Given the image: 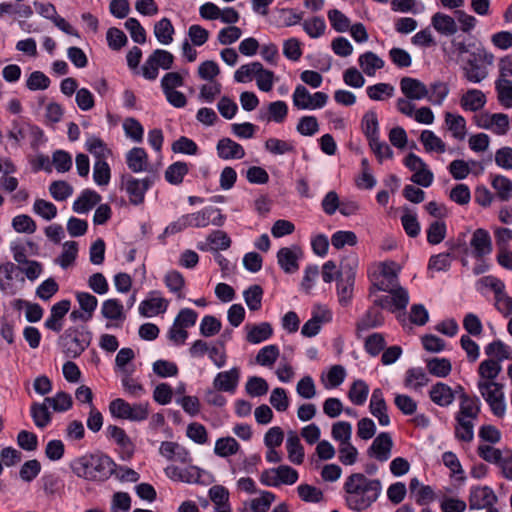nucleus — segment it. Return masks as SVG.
Wrapping results in <instances>:
<instances>
[{"label": "nucleus", "instance_id": "1", "mask_svg": "<svg viewBox=\"0 0 512 512\" xmlns=\"http://www.w3.org/2000/svg\"><path fill=\"white\" fill-rule=\"evenodd\" d=\"M346 505L353 511L368 509L379 498L382 484L379 479H369L362 473H352L344 483Z\"/></svg>", "mask_w": 512, "mask_h": 512}, {"label": "nucleus", "instance_id": "2", "mask_svg": "<svg viewBox=\"0 0 512 512\" xmlns=\"http://www.w3.org/2000/svg\"><path fill=\"white\" fill-rule=\"evenodd\" d=\"M116 467L112 458L100 451L85 454L71 463L73 473L89 481L107 480Z\"/></svg>", "mask_w": 512, "mask_h": 512}, {"label": "nucleus", "instance_id": "3", "mask_svg": "<svg viewBox=\"0 0 512 512\" xmlns=\"http://www.w3.org/2000/svg\"><path fill=\"white\" fill-rule=\"evenodd\" d=\"M92 334L84 326L81 328L69 327L60 336L63 352L69 358L80 356L90 345Z\"/></svg>", "mask_w": 512, "mask_h": 512}, {"label": "nucleus", "instance_id": "4", "mask_svg": "<svg viewBox=\"0 0 512 512\" xmlns=\"http://www.w3.org/2000/svg\"><path fill=\"white\" fill-rule=\"evenodd\" d=\"M478 389L492 413L497 417H503L506 411L503 385L495 381H479Z\"/></svg>", "mask_w": 512, "mask_h": 512}, {"label": "nucleus", "instance_id": "5", "mask_svg": "<svg viewBox=\"0 0 512 512\" xmlns=\"http://www.w3.org/2000/svg\"><path fill=\"white\" fill-rule=\"evenodd\" d=\"M109 411L115 418L127 419L130 421H143L147 419L149 415L147 403L131 405L121 398H116L110 402Z\"/></svg>", "mask_w": 512, "mask_h": 512}, {"label": "nucleus", "instance_id": "6", "mask_svg": "<svg viewBox=\"0 0 512 512\" xmlns=\"http://www.w3.org/2000/svg\"><path fill=\"white\" fill-rule=\"evenodd\" d=\"M488 54L485 52L483 47L480 49H474L472 55L466 59L463 58V71L465 78L472 83H479L484 80L488 71L484 62L487 60Z\"/></svg>", "mask_w": 512, "mask_h": 512}, {"label": "nucleus", "instance_id": "7", "mask_svg": "<svg viewBox=\"0 0 512 512\" xmlns=\"http://www.w3.org/2000/svg\"><path fill=\"white\" fill-rule=\"evenodd\" d=\"M154 179L146 177L142 180L126 174L121 177V188L125 189L129 201L133 205H140L144 202L145 193L153 185Z\"/></svg>", "mask_w": 512, "mask_h": 512}, {"label": "nucleus", "instance_id": "8", "mask_svg": "<svg viewBox=\"0 0 512 512\" xmlns=\"http://www.w3.org/2000/svg\"><path fill=\"white\" fill-rule=\"evenodd\" d=\"M191 227L203 228L212 224L217 227L224 225L226 216L219 208L205 207L195 213L187 214Z\"/></svg>", "mask_w": 512, "mask_h": 512}, {"label": "nucleus", "instance_id": "9", "mask_svg": "<svg viewBox=\"0 0 512 512\" xmlns=\"http://www.w3.org/2000/svg\"><path fill=\"white\" fill-rule=\"evenodd\" d=\"M469 508L490 509L494 508L497 502V496L489 486H473L469 493Z\"/></svg>", "mask_w": 512, "mask_h": 512}, {"label": "nucleus", "instance_id": "10", "mask_svg": "<svg viewBox=\"0 0 512 512\" xmlns=\"http://www.w3.org/2000/svg\"><path fill=\"white\" fill-rule=\"evenodd\" d=\"M409 303V295L406 289L398 287L391 290L390 295H384L374 300V305L383 309H389L391 312L395 310H404Z\"/></svg>", "mask_w": 512, "mask_h": 512}, {"label": "nucleus", "instance_id": "11", "mask_svg": "<svg viewBox=\"0 0 512 512\" xmlns=\"http://www.w3.org/2000/svg\"><path fill=\"white\" fill-rule=\"evenodd\" d=\"M271 472L276 473V477H274L273 480H267L266 477L269 475L268 470H265L261 474L260 480L266 486L277 487L281 484L292 485L298 480V472L288 465H280L272 469Z\"/></svg>", "mask_w": 512, "mask_h": 512}, {"label": "nucleus", "instance_id": "12", "mask_svg": "<svg viewBox=\"0 0 512 512\" xmlns=\"http://www.w3.org/2000/svg\"><path fill=\"white\" fill-rule=\"evenodd\" d=\"M441 45L446 54H457L460 57L464 54L470 56L474 49H480L482 47L480 43L472 39L465 40L461 35L453 37L449 41H443Z\"/></svg>", "mask_w": 512, "mask_h": 512}, {"label": "nucleus", "instance_id": "13", "mask_svg": "<svg viewBox=\"0 0 512 512\" xmlns=\"http://www.w3.org/2000/svg\"><path fill=\"white\" fill-rule=\"evenodd\" d=\"M393 441L389 433L381 432L373 440L371 446L368 448V455L375 457L378 461L384 462L390 458Z\"/></svg>", "mask_w": 512, "mask_h": 512}, {"label": "nucleus", "instance_id": "14", "mask_svg": "<svg viewBox=\"0 0 512 512\" xmlns=\"http://www.w3.org/2000/svg\"><path fill=\"white\" fill-rule=\"evenodd\" d=\"M400 89L409 100H420L426 98L429 94L427 86L420 80L412 77H403L400 80Z\"/></svg>", "mask_w": 512, "mask_h": 512}, {"label": "nucleus", "instance_id": "15", "mask_svg": "<svg viewBox=\"0 0 512 512\" xmlns=\"http://www.w3.org/2000/svg\"><path fill=\"white\" fill-rule=\"evenodd\" d=\"M470 245L473 248V256L481 259L492 252V241L487 230L478 228L473 232Z\"/></svg>", "mask_w": 512, "mask_h": 512}, {"label": "nucleus", "instance_id": "16", "mask_svg": "<svg viewBox=\"0 0 512 512\" xmlns=\"http://www.w3.org/2000/svg\"><path fill=\"white\" fill-rule=\"evenodd\" d=\"M240 370L233 367L229 371L219 372L213 380V387L217 391L234 393L239 382Z\"/></svg>", "mask_w": 512, "mask_h": 512}, {"label": "nucleus", "instance_id": "17", "mask_svg": "<svg viewBox=\"0 0 512 512\" xmlns=\"http://www.w3.org/2000/svg\"><path fill=\"white\" fill-rule=\"evenodd\" d=\"M301 250L298 246L283 247L277 253V260L284 272L292 274L299 269L298 259Z\"/></svg>", "mask_w": 512, "mask_h": 512}, {"label": "nucleus", "instance_id": "18", "mask_svg": "<svg viewBox=\"0 0 512 512\" xmlns=\"http://www.w3.org/2000/svg\"><path fill=\"white\" fill-rule=\"evenodd\" d=\"M19 270L20 267L12 262L0 264V291L7 295L16 294V287L12 281Z\"/></svg>", "mask_w": 512, "mask_h": 512}, {"label": "nucleus", "instance_id": "19", "mask_svg": "<svg viewBox=\"0 0 512 512\" xmlns=\"http://www.w3.org/2000/svg\"><path fill=\"white\" fill-rule=\"evenodd\" d=\"M218 156L222 159H242L245 156L244 148L230 138H222L217 143Z\"/></svg>", "mask_w": 512, "mask_h": 512}, {"label": "nucleus", "instance_id": "20", "mask_svg": "<svg viewBox=\"0 0 512 512\" xmlns=\"http://www.w3.org/2000/svg\"><path fill=\"white\" fill-rule=\"evenodd\" d=\"M460 409L456 416L476 419L480 413V400L477 396H469L467 393L459 395Z\"/></svg>", "mask_w": 512, "mask_h": 512}, {"label": "nucleus", "instance_id": "21", "mask_svg": "<svg viewBox=\"0 0 512 512\" xmlns=\"http://www.w3.org/2000/svg\"><path fill=\"white\" fill-rule=\"evenodd\" d=\"M429 396L435 404L442 407H446L454 401L453 390L450 386L442 382H438L432 386Z\"/></svg>", "mask_w": 512, "mask_h": 512}, {"label": "nucleus", "instance_id": "22", "mask_svg": "<svg viewBox=\"0 0 512 512\" xmlns=\"http://www.w3.org/2000/svg\"><path fill=\"white\" fill-rule=\"evenodd\" d=\"M126 163L134 173L145 171L148 165V155L143 148L134 147L127 153Z\"/></svg>", "mask_w": 512, "mask_h": 512}, {"label": "nucleus", "instance_id": "23", "mask_svg": "<svg viewBox=\"0 0 512 512\" xmlns=\"http://www.w3.org/2000/svg\"><path fill=\"white\" fill-rule=\"evenodd\" d=\"M34 6L40 15L52 20L58 29L62 30L63 32H68L70 25L65 21V19L57 15V11L53 4L49 2H35Z\"/></svg>", "mask_w": 512, "mask_h": 512}, {"label": "nucleus", "instance_id": "24", "mask_svg": "<svg viewBox=\"0 0 512 512\" xmlns=\"http://www.w3.org/2000/svg\"><path fill=\"white\" fill-rule=\"evenodd\" d=\"M101 201V196L90 189L84 190L74 201L73 210L77 213H87Z\"/></svg>", "mask_w": 512, "mask_h": 512}, {"label": "nucleus", "instance_id": "25", "mask_svg": "<svg viewBox=\"0 0 512 512\" xmlns=\"http://www.w3.org/2000/svg\"><path fill=\"white\" fill-rule=\"evenodd\" d=\"M486 103L485 94L477 89L468 90L460 99V104L464 110L478 111L484 107Z\"/></svg>", "mask_w": 512, "mask_h": 512}, {"label": "nucleus", "instance_id": "26", "mask_svg": "<svg viewBox=\"0 0 512 512\" xmlns=\"http://www.w3.org/2000/svg\"><path fill=\"white\" fill-rule=\"evenodd\" d=\"M108 436L111 437L127 453V459L131 458L134 452V445L125 430L116 425L107 427Z\"/></svg>", "mask_w": 512, "mask_h": 512}, {"label": "nucleus", "instance_id": "27", "mask_svg": "<svg viewBox=\"0 0 512 512\" xmlns=\"http://www.w3.org/2000/svg\"><path fill=\"white\" fill-rule=\"evenodd\" d=\"M168 301L161 297H154L143 300L139 306V313L144 317H151L166 311Z\"/></svg>", "mask_w": 512, "mask_h": 512}, {"label": "nucleus", "instance_id": "28", "mask_svg": "<svg viewBox=\"0 0 512 512\" xmlns=\"http://www.w3.org/2000/svg\"><path fill=\"white\" fill-rule=\"evenodd\" d=\"M361 130L368 142L379 137V123L375 111H367L361 120Z\"/></svg>", "mask_w": 512, "mask_h": 512}, {"label": "nucleus", "instance_id": "29", "mask_svg": "<svg viewBox=\"0 0 512 512\" xmlns=\"http://www.w3.org/2000/svg\"><path fill=\"white\" fill-rule=\"evenodd\" d=\"M189 172V166L186 162L177 161L169 165L165 171V179L172 185H179Z\"/></svg>", "mask_w": 512, "mask_h": 512}, {"label": "nucleus", "instance_id": "30", "mask_svg": "<svg viewBox=\"0 0 512 512\" xmlns=\"http://www.w3.org/2000/svg\"><path fill=\"white\" fill-rule=\"evenodd\" d=\"M330 320V314L328 311H323L322 314L313 313L311 319H309L301 329V334L305 337H314L316 336L320 329L321 324L323 322H328Z\"/></svg>", "mask_w": 512, "mask_h": 512}, {"label": "nucleus", "instance_id": "31", "mask_svg": "<svg viewBox=\"0 0 512 512\" xmlns=\"http://www.w3.org/2000/svg\"><path fill=\"white\" fill-rule=\"evenodd\" d=\"M273 334V328L270 323L262 322L258 325H253L247 333V341L252 344H258L269 339Z\"/></svg>", "mask_w": 512, "mask_h": 512}, {"label": "nucleus", "instance_id": "32", "mask_svg": "<svg viewBox=\"0 0 512 512\" xmlns=\"http://www.w3.org/2000/svg\"><path fill=\"white\" fill-rule=\"evenodd\" d=\"M288 457L294 464H301L304 460V448L296 434H290L286 441Z\"/></svg>", "mask_w": 512, "mask_h": 512}, {"label": "nucleus", "instance_id": "33", "mask_svg": "<svg viewBox=\"0 0 512 512\" xmlns=\"http://www.w3.org/2000/svg\"><path fill=\"white\" fill-rule=\"evenodd\" d=\"M445 122L453 137L463 140L466 135V121L461 115H453L450 112L445 114Z\"/></svg>", "mask_w": 512, "mask_h": 512}, {"label": "nucleus", "instance_id": "34", "mask_svg": "<svg viewBox=\"0 0 512 512\" xmlns=\"http://www.w3.org/2000/svg\"><path fill=\"white\" fill-rule=\"evenodd\" d=\"M359 65L366 75L372 76L376 70L383 68L384 61L373 52H366L359 57Z\"/></svg>", "mask_w": 512, "mask_h": 512}, {"label": "nucleus", "instance_id": "35", "mask_svg": "<svg viewBox=\"0 0 512 512\" xmlns=\"http://www.w3.org/2000/svg\"><path fill=\"white\" fill-rule=\"evenodd\" d=\"M420 141L427 152L444 153L446 151L445 143L430 130L422 131Z\"/></svg>", "mask_w": 512, "mask_h": 512}, {"label": "nucleus", "instance_id": "36", "mask_svg": "<svg viewBox=\"0 0 512 512\" xmlns=\"http://www.w3.org/2000/svg\"><path fill=\"white\" fill-rule=\"evenodd\" d=\"M85 147L87 151L95 156L96 161L106 160L111 154L110 149H108L104 141L95 136H91L87 139Z\"/></svg>", "mask_w": 512, "mask_h": 512}, {"label": "nucleus", "instance_id": "37", "mask_svg": "<svg viewBox=\"0 0 512 512\" xmlns=\"http://www.w3.org/2000/svg\"><path fill=\"white\" fill-rule=\"evenodd\" d=\"M302 20L301 14L292 9H278L273 13V21L278 27H290Z\"/></svg>", "mask_w": 512, "mask_h": 512}, {"label": "nucleus", "instance_id": "38", "mask_svg": "<svg viewBox=\"0 0 512 512\" xmlns=\"http://www.w3.org/2000/svg\"><path fill=\"white\" fill-rule=\"evenodd\" d=\"M239 448V443L233 437H223L216 441L214 453L225 458L236 454Z\"/></svg>", "mask_w": 512, "mask_h": 512}, {"label": "nucleus", "instance_id": "39", "mask_svg": "<svg viewBox=\"0 0 512 512\" xmlns=\"http://www.w3.org/2000/svg\"><path fill=\"white\" fill-rule=\"evenodd\" d=\"M101 313L104 318L109 320H121L125 318L123 305L118 299H108L102 304Z\"/></svg>", "mask_w": 512, "mask_h": 512}, {"label": "nucleus", "instance_id": "40", "mask_svg": "<svg viewBox=\"0 0 512 512\" xmlns=\"http://www.w3.org/2000/svg\"><path fill=\"white\" fill-rule=\"evenodd\" d=\"M429 378L421 367L410 368L406 371L404 384L406 387L418 389L427 385Z\"/></svg>", "mask_w": 512, "mask_h": 512}, {"label": "nucleus", "instance_id": "41", "mask_svg": "<svg viewBox=\"0 0 512 512\" xmlns=\"http://www.w3.org/2000/svg\"><path fill=\"white\" fill-rule=\"evenodd\" d=\"M31 416L38 428H44L51 422V413L45 403H33L31 405Z\"/></svg>", "mask_w": 512, "mask_h": 512}, {"label": "nucleus", "instance_id": "42", "mask_svg": "<svg viewBox=\"0 0 512 512\" xmlns=\"http://www.w3.org/2000/svg\"><path fill=\"white\" fill-rule=\"evenodd\" d=\"M492 187L501 201H508L512 196V181L505 176L496 175L492 179Z\"/></svg>", "mask_w": 512, "mask_h": 512}, {"label": "nucleus", "instance_id": "43", "mask_svg": "<svg viewBox=\"0 0 512 512\" xmlns=\"http://www.w3.org/2000/svg\"><path fill=\"white\" fill-rule=\"evenodd\" d=\"M427 369L430 374L444 378L450 374L452 365L447 358H432L427 361Z\"/></svg>", "mask_w": 512, "mask_h": 512}, {"label": "nucleus", "instance_id": "44", "mask_svg": "<svg viewBox=\"0 0 512 512\" xmlns=\"http://www.w3.org/2000/svg\"><path fill=\"white\" fill-rule=\"evenodd\" d=\"M369 387L363 380H356L350 387L348 397L355 405H363L367 399Z\"/></svg>", "mask_w": 512, "mask_h": 512}, {"label": "nucleus", "instance_id": "45", "mask_svg": "<svg viewBox=\"0 0 512 512\" xmlns=\"http://www.w3.org/2000/svg\"><path fill=\"white\" fill-rule=\"evenodd\" d=\"M245 302L251 311H258L262 306L263 289L260 285H252L243 293Z\"/></svg>", "mask_w": 512, "mask_h": 512}, {"label": "nucleus", "instance_id": "46", "mask_svg": "<svg viewBox=\"0 0 512 512\" xmlns=\"http://www.w3.org/2000/svg\"><path fill=\"white\" fill-rule=\"evenodd\" d=\"M457 426L455 427V436L463 442H471L474 438V424L471 420L456 416Z\"/></svg>", "mask_w": 512, "mask_h": 512}, {"label": "nucleus", "instance_id": "47", "mask_svg": "<svg viewBox=\"0 0 512 512\" xmlns=\"http://www.w3.org/2000/svg\"><path fill=\"white\" fill-rule=\"evenodd\" d=\"M500 362L495 359H486L478 367V373L485 381H494L501 372Z\"/></svg>", "mask_w": 512, "mask_h": 512}, {"label": "nucleus", "instance_id": "48", "mask_svg": "<svg viewBox=\"0 0 512 512\" xmlns=\"http://www.w3.org/2000/svg\"><path fill=\"white\" fill-rule=\"evenodd\" d=\"M384 321L382 313L375 309L370 308L364 315V317L357 323L358 330H368L371 328L382 325Z\"/></svg>", "mask_w": 512, "mask_h": 512}, {"label": "nucleus", "instance_id": "49", "mask_svg": "<svg viewBox=\"0 0 512 512\" xmlns=\"http://www.w3.org/2000/svg\"><path fill=\"white\" fill-rule=\"evenodd\" d=\"M447 232V226L444 221H433L427 229V242L431 245L441 243Z\"/></svg>", "mask_w": 512, "mask_h": 512}, {"label": "nucleus", "instance_id": "50", "mask_svg": "<svg viewBox=\"0 0 512 512\" xmlns=\"http://www.w3.org/2000/svg\"><path fill=\"white\" fill-rule=\"evenodd\" d=\"M429 94L426 97L433 105H441L449 94V87L445 82L437 81L430 85Z\"/></svg>", "mask_w": 512, "mask_h": 512}, {"label": "nucleus", "instance_id": "51", "mask_svg": "<svg viewBox=\"0 0 512 512\" xmlns=\"http://www.w3.org/2000/svg\"><path fill=\"white\" fill-rule=\"evenodd\" d=\"M432 24L437 32H457L455 19L440 12L433 15Z\"/></svg>", "mask_w": 512, "mask_h": 512}, {"label": "nucleus", "instance_id": "52", "mask_svg": "<svg viewBox=\"0 0 512 512\" xmlns=\"http://www.w3.org/2000/svg\"><path fill=\"white\" fill-rule=\"evenodd\" d=\"M78 253V244L75 241H67L63 245V252L57 259V263L62 268H68L70 265L73 264L77 257Z\"/></svg>", "mask_w": 512, "mask_h": 512}, {"label": "nucleus", "instance_id": "53", "mask_svg": "<svg viewBox=\"0 0 512 512\" xmlns=\"http://www.w3.org/2000/svg\"><path fill=\"white\" fill-rule=\"evenodd\" d=\"M297 492L301 500L310 503H319L324 499L323 492L312 485L301 484L297 487Z\"/></svg>", "mask_w": 512, "mask_h": 512}, {"label": "nucleus", "instance_id": "54", "mask_svg": "<svg viewBox=\"0 0 512 512\" xmlns=\"http://www.w3.org/2000/svg\"><path fill=\"white\" fill-rule=\"evenodd\" d=\"M280 354L277 345H268L260 349L256 356V362L261 366H272Z\"/></svg>", "mask_w": 512, "mask_h": 512}, {"label": "nucleus", "instance_id": "55", "mask_svg": "<svg viewBox=\"0 0 512 512\" xmlns=\"http://www.w3.org/2000/svg\"><path fill=\"white\" fill-rule=\"evenodd\" d=\"M45 402L49 403L56 412L67 411L73 404L71 395L63 391L58 392L54 397H46Z\"/></svg>", "mask_w": 512, "mask_h": 512}, {"label": "nucleus", "instance_id": "56", "mask_svg": "<svg viewBox=\"0 0 512 512\" xmlns=\"http://www.w3.org/2000/svg\"><path fill=\"white\" fill-rule=\"evenodd\" d=\"M164 282L172 293L178 294V298L183 297L181 291L185 286V279L179 271L173 270L168 272L164 277Z\"/></svg>", "mask_w": 512, "mask_h": 512}, {"label": "nucleus", "instance_id": "57", "mask_svg": "<svg viewBox=\"0 0 512 512\" xmlns=\"http://www.w3.org/2000/svg\"><path fill=\"white\" fill-rule=\"evenodd\" d=\"M265 149L273 155L295 152V147L292 143L277 138L267 139L265 142Z\"/></svg>", "mask_w": 512, "mask_h": 512}, {"label": "nucleus", "instance_id": "58", "mask_svg": "<svg viewBox=\"0 0 512 512\" xmlns=\"http://www.w3.org/2000/svg\"><path fill=\"white\" fill-rule=\"evenodd\" d=\"M355 281H347L337 278V295L339 303L342 306H347L353 298Z\"/></svg>", "mask_w": 512, "mask_h": 512}, {"label": "nucleus", "instance_id": "59", "mask_svg": "<svg viewBox=\"0 0 512 512\" xmlns=\"http://www.w3.org/2000/svg\"><path fill=\"white\" fill-rule=\"evenodd\" d=\"M287 114L288 106L284 101L271 102L268 106L267 120L282 123L286 119Z\"/></svg>", "mask_w": 512, "mask_h": 512}, {"label": "nucleus", "instance_id": "60", "mask_svg": "<svg viewBox=\"0 0 512 512\" xmlns=\"http://www.w3.org/2000/svg\"><path fill=\"white\" fill-rule=\"evenodd\" d=\"M49 192L57 201H64L73 193V187L63 180L53 181L50 184Z\"/></svg>", "mask_w": 512, "mask_h": 512}, {"label": "nucleus", "instance_id": "61", "mask_svg": "<svg viewBox=\"0 0 512 512\" xmlns=\"http://www.w3.org/2000/svg\"><path fill=\"white\" fill-rule=\"evenodd\" d=\"M485 353L490 357H496V361L498 362L511 358L509 347L505 345L501 340H495L489 343L485 347Z\"/></svg>", "mask_w": 512, "mask_h": 512}, {"label": "nucleus", "instance_id": "62", "mask_svg": "<svg viewBox=\"0 0 512 512\" xmlns=\"http://www.w3.org/2000/svg\"><path fill=\"white\" fill-rule=\"evenodd\" d=\"M293 105L300 110H307L311 107L312 95L303 85H298L293 93Z\"/></svg>", "mask_w": 512, "mask_h": 512}, {"label": "nucleus", "instance_id": "63", "mask_svg": "<svg viewBox=\"0 0 512 512\" xmlns=\"http://www.w3.org/2000/svg\"><path fill=\"white\" fill-rule=\"evenodd\" d=\"M246 392L252 397L265 395L268 392L269 386L265 379L257 376H252L246 383Z\"/></svg>", "mask_w": 512, "mask_h": 512}, {"label": "nucleus", "instance_id": "64", "mask_svg": "<svg viewBox=\"0 0 512 512\" xmlns=\"http://www.w3.org/2000/svg\"><path fill=\"white\" fill-rule=\"evenodd\" d=\"M50 79L41 71H34L26 81V87L31 91L45 90L50 86Z\"/></svg>", "mask_w": 512, "mask_h": 512}]
</instances>
